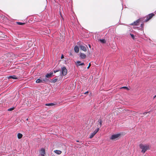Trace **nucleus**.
<instances>
[{"mask_svg": "<svg viewBox=\"0 0 156 156\" xmlns=\"http://www.w3.org/2000/svg\"><path fill=\"white\" fill-rule=\"evenodd\" d=\"M140 149H142L141 152L144 154L147 150L150 149V147L149 144H140L139 145Z\"/></svg>", "mask_w": 156, "mask_h": 156, "instance_id": "nucleus-1", "label": "nucleus"}, {"mask_svg": "<svg viewBox=\"0 0 156 156\" xmlns=\"http://www.w3.org/2000/svg\"><path fill=\"white\" fill-rule=\"evenodd\" d=\"M121 135L122 133H121L112 134L110 137V139L115 140H117L121 137Z\"/></svg>", "mask_w": 156, "mask_h": 156, "instance_id": "nucleus-2", "label": "nucleus"}, {"mask_svg": "<svg viewBox=\"0 0 156 156\" xmlns=\"http://www.w3.org/2000/svg\"><path fill=\"white\" fill-rule=\"evenodd\" d=\"M67 70L65 66H63L61 67V70L60 73V75L61 76H65L67 74Z\"/></svg>", "mask_w": 156, "mask_h": 156, "instance_id": "nucleus-3", "label": "nucleus"}, {"mask_svg": "<svg viewBox=\"0 0 156 156\" xmlns=\"http://www.w3.org/2000/svg\"><path fill=\"white\" fill-rule=\"evenodd\" d=\"M144 18H140L134 21L133 23L130 24V25L138 26L140 22L143 21Z\"/></svg>", "mask_w": 156, "mask_h": 156, "instance_id": "nucleus-4", "label": "nucleus"}, {"mask_svg": "<svg viewBox=\"0 0 156 156\" xmlns=\"http://www.w3.org/2000/svg\"><path fill=\"white\" fill-rule=\"evenodd\" d=\"M154 15V14L153 13H151L149 14L148 15L146 16V19L144 21V22H147L149 21L152 17Z\"/></svg>", "mask_w": 156, "mask_h": 156, "instance_id": "nucleus-5", "label": "nucleus"}, {"mask_svg": "<svg viewBox=\"0 0 156 156\" xmlns=\"http://www.w3.org/2000/svg\"><path fill=\"white\" fill-rule=\"evenodd\" d=\"M100 130L99 128H97L95 130H94L93 132L92 133L90 136L89 138L90 139L92 138Z\"/></svg>", "mask_w": 156, "mask_h": 156, "instance_id": "nucleus-6", "label": "nucleus"}, {"mask_svg": "<svg viewBox=\"0 0 156 156\" xmlns=\"http://www.w3.org/2000/svg\"><path fill=\"white\" fill-rule=\"evenodd\" d=\"M79 47L80 48V49L84 51H87V48L86 45H83L81 44L79 45Z\"/></svg>", "mask_w": 156, "mask_h": 156, "instance_id": "nucleus-7", "label": "nucleus"}, {"mask_svg": "<svg viewBox=\"0 0 156 156\" xmlns=\"http://www.w3.org/2000/svg\"><path fill=\"white\" fill-rule=\"evenodd\" d=\"M54 75H53V73L50 72L49 73H47L45 76V77L47 78H51L52 77L54 76Z\"/></svg>", "mask_w": 156, "mask_h": 156, "instance_id": "nucleus-8", "label": "nucleus"}, {"mask_svg": "<svg viewBox=\"0 0 156 156\" xmlns=\"http://www.w3.org/2000/svg\"><path fill=\"white\" fill-rule=\"evenodd\" d=\"M76 64L77 67L80 66H84L85 64L84 62H81V61H77L76 62Z\"/></svg>", "mask_w": 156, "mask_h": 156, "instance_id": "nucleus-9", "label": "nucleus"}, {"mask_svg": "<svg viewBox=\"0 0 156 156\" xmlns=\"http://www.w3.org/2000/svg\"><path fill=\"white\" fill-rule=\"evenodd\" d=\"M58 105V103L56 102H54L53 103H46L45 104V106H51L55 105Z\"/></svg>", "mask_w": 156, "mask_h": 156, "instance_id": "nucleus-10", "label": "nucleus"}, {"mask_svg": "<svg viewBox=\"0 0 156 156\" xmlns=\"http://www.w3.org/2000/svg\"><path fill=\"white\" fill-rule=\"evenodd\" d=\"M79 57L81 59H84L86 58V55L83 53L80 52V53Z\"/></svg>", "mask_w": 156, "mask_h": 156, "instance_id": "nucleus-11", "label": "nucleus"}, {"mask_svg": "<svg viewBox=\"0 0 156 156\" xmlns=\"http://www.w3.org/2000/svg\"><path fill=\"white\" fill-rule=\"evenodd\" d=\"M7 77L9 79H18V78L15 75L9 76H8Z\"/></svg>", "mask_w": 156, "mask_h": 156, "instance_id": "nucleus-12", "label": "nucleus"}, {"mask_svg": "<svg viewBox=\"0 0 156 156\" xmlns=\"http://www.w3.org/2000/svg\"><path fill=\"white\" fill-rule=\"evenodd\" d=\"M40 153L41 155H44L45 154V149L43 148H41L40 150Z\"/></svg>", "mask_w": 156, "mask_h": 156, "instance_id": "nucleus-13", "label": "nucleus"}, {"mask_svg": "<svg viewBox=\"0 0 156 156\" xmlns=\"http://www.w3.org/2000/svg\"><path fill=\"white\" fill-rule=\"evenodd\" d=\"M43 83H45L46 82L50 83V79H48L47 78L45 77L43 79Z\"/></svg>", "mask_w": 156, "mask_h": 156, "instance_id": "nucleus-14", "label": "nucleus"}, {"mask_svg": "<svg viewBox=\"0 0 156 156\" xmlns=\"http://www.w3.org/2000/svg\"><path fill=\"white\" fill-rule=\"evenodd\" d=\"M74 50L75 52L77 53L79 52V48L77 45H76L74 48Z\"/></svg>", "mask_w": 156, "mask_h": 156, "instance_id": "nucleus-15", "label": "nucleus"}, {"mask_svg": "<svg viewBox=\"0 0 156 156\" xmlns=\"http://www.w3.org/2000/svg\"><path fill=\"white\" fill-rule=\"evenodd\" d=\"M58 79L57 78H53L52 80L50 79V83H55L57 80Z\"/></svg>", "mask_w": 156, "mask_h": 156, "instance_id": "nucleus-16", "label": "nucleus"}, {"mask_svg": "<svg viewBox=\"0 0 156 156\" xmlns=\"http://www.w3.org/2000/svg\"><path fill=\"white\" fill-rule=\"evenodd\" d=\"M35 82L37 83H43V80H41L40 78H38L36 80Z\"/></svg>", "mask_w": 156, "mask_h": 156, "instance_id": "nucleus-17", "label": "nucleus"}, {"mask_svg": "<svg viewBox=\"0 0 156 156\" xmlns=\"http://www.w3.org/2000/svg\"><path fill=\"white\" fill-rule=\"evenodd\" d=\"M46 32H45V33L43 34L44 35H47L49 34L50 33V30L47 29L45 30Z\"/></svg>", "mask_w": 156, "mask_h": 156, "instance_id": "nucleus-18", "label": "nucleus"}, {"mask_svg": "<svg viewBox=\"0 0 156 156\" xmlns=\"http://www.w3.org/2000/svg\"><path fill=\"white\" fill-rule=\"evenodd\" d=\"M54 151L57 154H60L62 153V151L58 150H55Z\"/></svg>", "mask_w": 156, "mask_h": 156, "instance_id": "nucleus-19", "label": "nucleus"}, {"mask_svg": "<svg viewBox=\"0 0 156 156\" xmlns=\"http://www.w3.org/2000/svg\"><path fill=\"white\" fill-rule=\"evenodd\" d=\"M17 138L19 139H21L23 137V134L20 133H18L17 134Z\"/></svg>", "mask_w": 156, "mask_h": 156, "instance_id": "nucleus-20", "label": "nucleus"}, {"mask_svg": "<svg viewBox=\"0 0 156 156\" xmlns=\"http://www.w3.org/2000/svg\"><path fill=\"white\" fill-rule=\"evenodd\" d=\"M100 42L102 44H105L106 43V41L104 39H101L99 40Z\"/></svg>", "mask_w": 156, "mask_h": 156, "instance_id": "nucleus-21", "label": "nucleus"}, {"mask_svg": "<svg viewBox=\"0 0 156 156\" xmlns=\"http://www.w3.org/2000/svg\"><path fill=\"white\" fill-rule=\"evenodd\" d=\"M98 122L99 124L100 125V127H101L102 126V123L103 122V121L102 120L100 119H99L98 121Z\"/></svg>", "mask_w": 156, "mask_h": 156, "instance_id": "nucleus-22", "label": "nucleus"}, {"mask_svg": "<svg viewBox=\"0 0 156 156\" xmlns=\"http://www.w3.org/2000/svg\"><path fill=\"white\" fill-rule=\"evenodd\" d=\"M16 23L18 25H24L25 23H22L20 22H17Z\"/></svg>", "mask_w": 156, "mask_h": 156, "instance_id": "nucleus-23", "label": "nucleus"}, {"mask_svg": "<svg viewBox=\"0 0 156 156\" xmlns=\"http://www.w3.org/2000/svg\"><path fill=\"white\" fill-rule=\"evenodd\" d=\"M140 27L141 28H140V30H144V24L143 23H142L141 24Z\"/></svg>", "mask_w": 156, "mask_h": 156, "instance_id": "nucleus-24", "label": "nucleus"}, {"mask_svg": "<svg viewBox=\"0 0 156 156\" xmlns=\"http://www.w3.org/2000/svg\"><path fill=\"white\" fill-rule=\"evenodd\" d=\"M15 107H13L11 108L8 109L7 111H12L14 110L15 109Z\"/></svg>", "mask_w": 156, "mask_h": 156, "instance_id": "nucleus-25", "label": "nucleus"}, {"mask_svg": "<svg viewBox=\"0 0 156 156\" xmlns=\"http://www.w3.org/2000/svg\"><path fill=\"white\" fill-rule=\"evenodd\" d=\"M120 88L121 89H126L127 90H129V88L128 87H126V86L122 87H121Z\"/></svg>", "mask_w": 156, "mask_h": 156, "instance_id": "nucleus-26", "label": "nucleus"}, {"mask_svg": "<svg viewBox=\"0 0 156 156\" xmlns=\"http://www.w3.org/2000/svg\"><path fill=\"white\" fill-rule=\"evenodd\" d=\"M60 70V69H53V72L54 73H55L59 71Z\"/></svg>", "mask_w": 156, "mask_h": 156, "instance_id": "nucleus-27", "label": "nucleus"}, {"mask_svg": "<svg viewBox=\"0 0 156 156\" xmlns=\"http://www.w3.org/2000/svg\"><path fill=\"white\" fill-rule=\"evenodd\" d=\"M130 36L133 40H135L136 38L135 37V36L133 34H130Z\"/></svg>", "mask_w": 156, "mask_h": 156, "instance_id": "nucleus-28", "label": "nucleus"}, {"mask_svg": "<svg viewBox=\"0 0 156 156\" xmlns=\"http://www.w3.org/2000/svg\"><path fill=\"white\" fill-rule=\"evenodd\" d=\"M76 142H77L79 143V144H78L77 145H81V144H83V143H82L81 141H80L78 140H76Z\"/></svg>", "mask_w": 156, "mask_h": 156, "instance_id": "nucleus-29", "label": "nucleus"}, {"mask_svg": "<svg viewBox=\"0 0 156 156\" xmlns=\"http://www.w3.org/2000/svg\"><path fill=\"white\" fill-rule=\"evenodd\" d=\"M149 112H144L143 113V114L144 115H146V114H147V113H148Z\"/></svg>", "mask_w": 156, "mask_h": 156, "instance_id": "nucleus-30", "label": "nucleus"}, {"mask_svg": "<svg viewBox=\"0 0 156 156\" xmlns=\"http://www.w3.org/2000/svg\"><path fill=\"white\" fill-rule=\"evenodd\" d=\"M64 57V55L62 54V55H61V59H62Z\"/></svg>", "mask_w": 156, "mask_h": 156, "instance_id": "nucleus-31", "label": "nucleus"}, {"mask_svg": "<svg viewBox=\"0 0 156 156\" xmlns=\"http://www.w3.org/2000/svg\"><path fill=\"white\" fill-rule=\"evenodd\" d=\"M88 93H89V92H88V91H86V92H85L84 93V94H88Z\"/></svg>", "mask_w": 156, "mask_h": 156, "instance_id": "nucleus-32", "label": "nucleus"}, {"mask_svg": "<svg viewBox=\"0 0 156 156\" xmlns=\"http://www.w3.org/2000/svg\"><path fill=\"white\" fill-rule=\"evenodd\" d=\"M90 66V63L89 66H88L87 67V69H89Z\"/></svg>", "mask_w": 156, "mask_h": 156, "instance_id": "nucleus-33", "label": "nucleus"}, {"mask_svg": "<svg viewBox=\"0 0 156 156\" xmlns=\"http://www.w3.org/2000/svg\"><path fill=\"white\" fill-rule=\"evenodd\" d=\"M88 46H89V47L90 48H91V45L90 44H88Z\"/></svg>", "mask_w": 156, "mask_h": 156, "instance_id": "nucleus-34", "label": "nucleus"}, {"mask_svg": "<svg viewBox=\"0 0 156 156\" xmlns=\"http://www.w3.org/2000/svg\"><path fill=\"white\" fill-rule=\"evenodd\" d=\"M41 156H45L44 155H41Z\"/></svg>", "mask_w": 156, "mask_h": 156, "instance_id": "nucleus-35", "label": "nucleus"}, {"mask_svg": "<svg viewBox=\"0 0 156 156\" xmlns=\"http://www.w3.org/2000/svg\"><path fill=\"white\" fill-rule=\"evenodd\" d=\"M28 120V118H27L26 119V120L27 121V120Z\"/></svg>", "mask_w": 156, "mask_h": 156, "instance_id": "nucleus-36", "label": "nucleus"}]
</instances>
